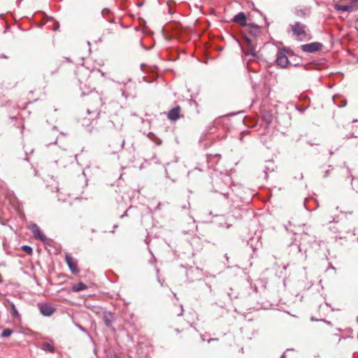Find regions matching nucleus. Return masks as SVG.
I'll list each match as a JSON object with an SVG mask.
<instances>
[{"instance_id":"nucleus-1","label":"nucleus","mask_w":358,"mask_h":358,"mask_svg":"<svg viewBox=\"0 0 358 358\" xmlns=\"http://www.w3.org/2000/svg\"><path fill=\"white\" fill-rule=\"evenodd\" d=\"M245 27L248 36L245 37V40L248 45L249 50L248 52H245V55L256 57L257 55L255 52V49L257 47V42L255 39L256 37L260 35L261 28L260 27L254 24H248Z\"/></svg>"},{"instance_id":"nucleus-2","label":"nucleus","mask_w":358,"mask_h":358,"mask_svg":"<svg viewBox=\"0 0 358 358\" xmlns=\"http://www.w3.org/2000/svg\"><path fill=\"white\" fill-rule=\"evenodd\" d=\"M293 34L299 41H306L310 39V34L306 25L301 22H296L291 26Z\"/></svg>"},{"instance_id":"nucleus-3","label":"nucleus","mask_w":358,"mask_h":358,"mask_svg":"<svg viewBox=\"0 0 358 358\" xmlns=\"http://www.w3.org/2000/svg\"><path fill=\"white\" fill-rule=\"evenodd\" d=\"M29 229L32 232L34 236L36 239H39L43 242L46 240L45 236L42 233L38 226L36 224H31L29 225Z\"/></svg>"},{"instance_id":"nucleus-4","label":"nucleus","mask_w":358,"mask_h":358,"mask_svg":"<svg viewBox=\"0 0 358 358\" xmlns=\"http://www.w3.org/2000/svg\"><path fill=\"white\" fill-rule=\"evenodd\" d=\"M65 259L71 271L73 274H76L78 272V268L77 267V261L75 259H73L69 254H66Z\"/></svg>"},{"instance_id":"nucleus-5","label":"nucleus","mask_w":358,"mask_h":358,"mask_svg":"<svg viewBox=\"0 0 358 358\" xmlns=\"http://www.w3.org/2000/svg\"><path fill=\"white\" fill-rule=\"evenodd\" d=\"M322 44L320 43H311L301 45V50L306 52H314L321 49Z\"/></svg>"},{"instance_id":"nucleus-6","label":"nucleus","mask_w":358,"mask_h":358,"mask_svg":"<svg viewBox=\"0 0 358 358\" xmlns=\"http://www.w3.org/2000/svg\"><path fill=\"white\" fill-rule=\"evenodd\" d=\"M276 63L278 66L285 68L289 64L288 58L283 51H278L277 53Z\"/></svg>"},{"instance_id":"nucleus-7","label":"nucleus","mask_w":358,"mask_h":358,"mask_svg":"<svg viewBox=\"0 0 358 358\" xmlns=\"http://www.w3.org/2000/svg\"><path fill=\"white\" fill-rule=\"evenodd\" d=\"M39 309L41 313L45 316H50L55 311V308L54 307L45 303L40 305Z\"/></svg>"},{"instance_id":"nucleus-8","label":"nucleus","mask_w":358,"mask_h":358,"mask_svg":"<svg viewBox=\"0 0 358 358\" xmlns=\"http://www.w3.org/2000/svg\"><path fill=\"white\" fill-rule=\"evenodd\" d=\"M233 21L244 27H246L248 24H247L246 16L243 12L238 13L237 15H236L233 19Z\"/></svg>"},{"instance_id":"nucleus-9","label":"nucleus","mask_w":358,"mask_h":358,"mask_svg":"<svg viewBox=\"0 0 358 358\" xmlns=\"http://www.w3.org/2000/svg\"><path fill=\"white\" fill-rule=\"evenodd\" d=\"M180 108L179 106L172 108L168 113V118L173 121L177 120L180 117Z\"/></svg>"},{"instance_id":"nucleus-10","label":"nucleus","mask_w":358,"mask_h":358,"mask_svg":"<svg viewBox=\"0 0 358 358\" xmlns=\"http://www.w3.org/2000/svg\"><path fill=\"white\" fill-rule=\"evenodd\" d=\"M103 321H104L105 324L107 327L111 326V324L113 323V315L110 313H109V312L104 313V314H103Z\"/></svg>"},{"instance_id":"nucleus-11","label":"nucleus","mask_w":358,"mask_h":358,"mask_svg":"<svg viewBox=\"0 0 358 358\" xmlns=\"http://www.w3.org/2000/svg\"><path fill=\"white\" fill-rule=\"evenodd\" d=\"M87 288V286L85 284H84L83 282H79V283H77L72 286L71 291L74 292H77L85 290Z\"/></svg>"},{"instance_id":"nucleus-12","label":"nucleus","mask_w":358,"mask_h":358,"mask_svg":"<svg viewBox=\"0 0 358 358\" xmlns=\"http://www.w3.org/2000/svg\"><path fill=\"white\" fill-rule=\"evenodd\" d=\"M41 348L46 352L53 353L55 352V348L49 343H45L41 345Z\"/></svg>"},{"instance_id":"nucleus-13","label":"nucleus","mask_w":358,"mask_h":358,"mask_svg":"<svg viewBox=\"0 0 358 358\" xmlns=\"http://www.w3.org/2000/svg\"><path fill=\"white\" fill-rule=\"evenodd\" d=\"M9 305L10 306V314L13 317H19V313L15 306V304L12 302H9Z\"/></svg>"},{"instance_id":"nucleus-14","label":"nucleus","mask_w":358,"mask_h":358,"mask_svg":"<svg viewBox=\"0 0 358 358\" xmlns=\"http://www.w3.org/2000/svg\"><path fill=\"white\" fill-rule=\"evenodd\" d=\"M335 8L337 10L345 12L349 10L351 8V6L348 5H336Z\"/></svg>"},{"instance_id":"nucleus-15","label":"nucleus","mask_w":358,"mask_h":358,"mask_svg":"<svg viewBox=\"0 0 358 358\" xmlns=\"http://www.w3.org/2000/svg\"><path fill=\"white\" fill-rule=\"evenodd\" d=\"M22 250L29 255H31L33 252L32 248L29 245H23Z\"/></svg>"},{"instance_id":"nucleus-16","label":"nucleus","mask_w":358,"mask_h":358,"mask_svg":"<svg viewBox=\"0 0 358 358\" xmlns=\"http://www.w3.org/2000/svg\"><path fill=\"white\" fill-rule=\"evenodd\" d=\"M12 333H13L12 330H10L9 329H6L2 331L1 336L2 337H8L11 335Z\"/></svg>"},{"instance_id":"nucleus-17","label":"nucleus","mask_w":358,"mask_h":358,"mask_svg":"<svg viewBox=\"0 0 358 358\" xmlns=\"http://www.w3.org/2000/svg\"><path fill=\"white\" fill-rule=\"evenodd\" d=\"M109 12H110V11H109V10H108V9H103V10H102V15H105L106 13H108Z\"/></svg>"}]
</instances>
